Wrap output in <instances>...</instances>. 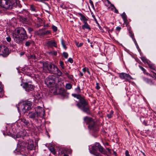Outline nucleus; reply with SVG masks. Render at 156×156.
Listing matches in <instances>:
<instances>
[{
	"mask_svg": "<svg viewBox=\"0 0 156 156\" xmlns=\"http://www.w3.org/2000/svg\"><path fill=\"white\" fill-rule=\"evenodd\" d=\"M20 120H21V122L24 123L23 125H24L26 126H28L29 125V122L28 120H26V119L23 118H21Z\"/></svg>",
	"mask_w": 156,
	"mask_h": 156,
	"instance_id": "18",
	"label": "nucleus"
},
{
	"mask_svg": "<svg viewBox=\"0 0 156 156\" xmlns=\"http://www.w3.org/2000/svg\"><path fill=\"white\" fill-rule=\"evenodd\" d=\"M21 85L25 89V90L28 92L33 90L34 88V87L33 85L28 83L21 84Z\"/></svg>",
	"mask_w": 156,
	"mask_h": 156,
	"instance_id": "9",
	"label": "nucleus"
},
{
	"mask_svg": "<svg viewBox=\"0 0 156 156\" xmlns=\"http://www.w3.org/2000/svg\"><path fill=\"white\" fill-rule=\"evenodd\" d=\"M63 55L64 57L66 58H67L68 56V54L66 52H63Z\"/></svg>",
	"mask_w": 156,
	"mask_h": 156,
	"instance_id": "38",
	"label": "nucleus"
},
{
	"mask_svg": "<svg viewBox=\"0 0 156 156\" xmlns=\"http://www.w3.org/2000/svg\"><path fill=\"white\" fill-rule=\"evenodd\" d=\"M143 124H144L145 126L147 125V122L146 121H145V120H144L143 122Z\"/></svg>",
	"mask_w": 156,
	"mask_h": 156,
	"instance_id": "56",
	"label": "nucleus"
},
{
	"mask_svg": "<svg viewBox=\"0 0 156 156\" xmlns=\"http://www.w3.org/2000/svg\"><path fill=\"white\" fill-rule=\"evenodd\" d=\"M152 73L154 74V76H152V77L153 78H154L155 79V80L156 81V78L155 76V75L156 76V73H154V72L152 71ZM147 75H149V76H151L152 77V76L151 74L149 73H147Z\"/></svg>",
	"mask_w": 156,
	"mask_h": 156,
	"instance_id": "39",
	"label": "nucleus"
},
{
	"mask_svg": "<svg viewBox=\"0 0 156 156\" xmlns=\"http://www.w3.org/2000/svg\"><path fill=\"white\" fill-rule=\"evenodd\" d=\"M52 54L53 55H57V52L56 51H54L51 52Z\"/></svg>",
	"mask_w": 156,
	"mask_h": 156,
	"instance_id": "54",
	"label": "nucleus"
},
{
	"mask_svg": "<svg viewBox=\"0 0 156 156\" xmlns=\"http://www.w3.org/2000/svg\"><path fill=\"white\" fill-rule=\"evenodd\" d=\"M63 73H65V75L68 76L69 75V73L67 72H64Z\"/></svg>",
	"mask_w": 156,
	"mask_h": 156,
	"instance_id": "57",
	"label": "nucleus"
},
{
	"mask_svg": "<svg viewBox=\"0 0 156 156\" xmlns=\"http://www.w3.org/2000/svg\"><path fill=\"white\" fill-rule=\"evenodd\" d=\"M121 29V27H116V30L119 31H120Z\"/></svg>",
	"mask_w": 156,
	"mask_h": 156,
	"instance_id": "50",
	"label": "nucleus"
},
{
	"mask_svg": "<svg viewBox=\"0 0 156 156\" xmlns=\"http://www.w3.org/2000/svg\"><path fill=\"white\" fill-rule=\"evenodd\" d=\"M66 88L68 90L71 89L72 87V85L70 83H67L66 84Z\"/></svg>",
	"mask_w": 156,
	"mask_h": 156,
	"instance_id": "29",
	"label": "nucleus"
},
{
	"mask_svg": "<svg viewBox=\"0 0 156 156\" xmlns=\"http://www.w3.org/2000/svg\"><path fill=\"white\" fill-rule=\"evenodd\" d=\"M25 107H31L32 105V102L29 101H24Z\"/></svg>",
	"mask_w": 156,
	"mask_h": 156,
	"instance_id": "16",
	"label": "nucleus"
},
{
	"mask_svg": "<svg viewBox=\"0 0 156 156\" xmlns=\"http://www.w3.org/2000/svg\"><path fill=\"white\" fill-rule=\"evenodd\" d=\"M60 7L62 8V9H65L66 8L65 6L64 5V4L62 3L61 5H60Z\"/></svg>",
	"mask_w": 156,
	"mask_h": 156,
	"instance_id": "51",
	"label": "nucleus"
},
{
	"mask_svg": "<svg viewBox=\"0 0 156 156\" xmlns=\"http://www.w3.org/2000/svg\"><path fill=\"white\" fill-rule=\"evenodd\" d=\"M68 61L70 62V63H72L73 62V60L71 58H69L68 60Z\"/></svg>",
	"mask_w": 156,
	"mask_h": 156,
	"instance_id": "48",
	"label": "nucleus"
},
{
	"mask_svg": "<svg viewBox=\"0 0 156 156\" xmlns=\"http://www.w3.org/2000/svg\"><path fill=\"white\" fill-rule=\"evenodd\" d=\"M88 102L84 98L82 97L80 100L79 102L77 103V106L79 107H84L87 106L88 105Z\"/></svg>",
	"mask_w": 156,
	"mask_h": 156,
	"instance_id": "11",
	"label": "nucleus"
},
{
	"mask_svg": "<svg viewBox=\"0 0 156 156\" xmlns=\"http://www.w3.org/2000/svg\"><path fill=\"white\" fill-rule=\"evenodd\" d=\"M83 44L82 43H80L77 46L78 47H80L81 46L83 45Z\"/></svg>",
	"mask_w": 156,
	"mask_h": 156,
	"instance_id": "63",
	"label": "nucleus"
},
{
	"mask_svg": "<svg viewBox=\"0 0 156 156\" xmlns=\"http://www.w3.org/2000/svg\"><path fill=\"white\" fill-rule=\"evenodd\" d=\"M87 70V69L86 68H84L82 69V71L83 72H85Z\"/></svg>",
	"mask_w": 156,
	"mask_h": 156,
	"instance_id": "58",
	"label": "nucleus"
},
{
	"mask_svg": "<svg viewBox=\"0 0 156 156\" xmlns=\"http://www.w3.org/2000/svg\"><path fill=\"white\" fill-rule=\"evenodd\" d=\"M92 151H90V152L92 153H97V150L98 149L99 152L103 154L105 153V150L101 145L99 143H96L95 144V146H92Z\"/></svg>",
	"mask_w": 156,
	"mask_h": 156,
	"instance_id": "7",
	"label": "nucleus"
},
{
	"mask_svg": "<svg viewBox=\"0 0 156 156\" xmlns=\"http://www.w3.org/2000/svg\"><path fill=\"white\" fill-rule=\"evenodd\" d=\"M6 40L8 42H10L11 41V39L10 37H6Z\"/></svg>",
	"mask_w": 156,
	"mask_h": 156,
	"instance_id": "47",
	"label": "nucleus"
},
{
	"mask_svg": "<svg viewBox=\"0 0 156 156\" xmlns=\"http://www.w3.org/2000/svg\"><path fill=\"white\" fill-rule=\"evenodd\" d=\"M113 113V111H112V110H111V111L110 112V113L107 115V116L108 117V118H111L112 116Z\"/></svg>",
	"mask_w": 156,
	"mask_h": 156,
	"instance_id": "33",
	"label": "nucleus"
},
{
	"mask_svg": "<svg viewBox=\"0 0 156 156\" xmlns=\"http://www.w3.org/2000/svg\"><path fill=\"white\" fill-rule=\"evenodd\" d=\"M24 101H21L18 104V106L19 107H25Z\"/></svg>",
	"mask_w": 156,
	"mask_h": 156,
	"instance_id": "28",
	"label": "nucleus"
},
{
	"mask_svg": "<svg viewBox=\"0 0 156 156\" xmlns=\"http://www.w3.org/2000/svg\"><path fill=\"white\" fill-rule=\"evenodd\" d=\"M30 58L35 59L36 58L35 55L34 54L30 55Z\"/></svg>",
	"mask_w": 156,
	"mask_h": 156,
	"instance_id": "46",
	"label": "nucleus"
},
{
	"mask_svg": "<svg viewBox=\"0 0 156 156\" xmlns=\"http://www.w3.org/2000/svg\"><path fill=\"white\" fill-rule=\"evenodd\" d=\"M16 2V0H0V6L5 9H11Z\"/></svg>",
	"mask_w": 156,
	"mask_h": 156,
	"instance_id": "4",
	"label": "nucleus"
},
{
	"mask_svg": "<svg viewBox=\"0 0 156 156\" xmlns=\"http://www.w3.org/2000/svg\"><path fill=\"white\" fill-rule=\"evenodd\" d=\"M129 34L130 36L132 37L135 43L136 44V42L135 39L134 38L133 34V33L132 32L130 29H129Z\"/></svg>",
	"mask_w": 156,
	"mask_h": 156,
	"instance_id": "20",
	"label": "nucleus"
},
{
	"mask_svg": "<svg viewBox=\"0 0 156 156\" xmlns=\"http://www.w3.org/2000/svg\"><path fill=\"white\" fill-rule=\"evenodd\" d=\"M72 96L75 98H77L78 99H79V100L82 98L83 97H82L80 94H72Z\"/></svg>",
	"mask_w": 156,
	"mask_h": 156,
	"instance_id": "26",
	"label": "nucleus"
},
{
	"mask_svg": "<svg viewBox=\"0 0 156 156\" xmlns=\"http://www.w3.org/2000/svg\"><path fill=\"white\" fill-rule=\"evenodd\" d=\"M12 37L14 41L18 43H21L28 38L26 31L21 27L19 28L16 32L13 34Z\"/></svg>",
	"mask_w": 156,
	"mask_h": 156,
	"instance_id": "1",
	"label": "nucleus"
},
{
	"mask_svg": "<svg viewBox=\"0 0 156 156\" xmlns=\"http://www.w3.org/2000/svg\"><path fill=\"white\" fill-rule=\"evenodd\" d=\"M75 90L78 93H80V87L79 86H78L77 88L75 89Z\"/></svg>",
	"mask_w": 156,
	"mask_h": 156,
	"instance_id": "45",
	"label": "nucleus"
},
{
	"mask_svg": "<svg viewBox=\"0 0 156 156\" xmlns=\"http://www.w3.org/2000/svg\"><path fill=\"white\" fill-rule=\"evenodd\" d=\"M59 93L64 98L68 97L69 94V93L67 92L66 90L63 89H61L59 90Z\"/></svg>",
	"mask_w": 156,
	"mask_h": 156,
	"instance_id": "12",
	"label": "nucleus"
},
{
	"mask_svg": "<svg viewBox=\"0 0 156 156\" xmlns=\"http://www.w3.org/2000/svg\"><path fill=\"white\" fill-rule=\"evenodd\" d=\"M3 46L0 45V52H2Z\"/></svg>",
	"mask_w": 156,
	"mask_h": 156,
	"instance_id": "61",
	"label": "nucleus"
},
{
	"mask_svg": "<svg viewBox=\"0 0 156 156\" xmlns=\"http://www.w3.org/2000/svg\"><path fill=\"white\" fill-rule=\"evenodd\" d=\"M59 64L60 65V66L62 68V69H64L65 68H64V64L63 62L60 60V62H59Z\"/></svg>",
	"mask_w": 156,
	"mask_h": 156,
	"instance_id": "34",
	"label": "nucleus"
},
{
	"mask_svg": "<svg viewBox=\"0 0 156 156\" xmlns=\"http://www.w3.org/2000/svg\"><path fill=\"white\" fill-rule=\"evenodd\" d=\"M27 30L28 31V32L29 33H30V32L32 31L33 30V29L30 27H27Z\"/></svg>",
	"mask_w": 156,
	"mask_h": 156,
	"instance_id": "44",
	"label": "nucleus"
},
{
	"mask_svg": "<svg viewBox=\"0 0 156 156\" xmlns=\"http://www.w3.org/2000/svg\"><path fill=\"white\" fill-rule=\"evenodd\" d=\"M80 16V20H81L83 21V23L87 22L86 21L87 20L86 17L83 15L82 14L80 13L79 14Z\"/></svg>",
	"mask_w": 156,
	"mask_h": 156,
	"instance_id": "23",
	"label": "nucleus"
},
{
	"mask_svg": "<svg viewBox=\"0 0 156 156\" xmlns=\"http://www.w3.org/2000/svg\"><path fill=\"white\" fill-rule=\"evenodd\" d=\"M81 110L83 112L86 113L87 114L90 113L89 108H80Z\"/></svg>",
	"mask_w": 156,
	"mask_h": 156,
	"instance_id": "24",
	"label": "nucleus"
},
{
	"mask_svg": "<svg viewBox=\"0 0 156 156\" xmlns=\"http://www.w3.org/2000/svg\"><path fill=\"white\" fill-rule=\"evenodd\" d=\"M47 44L50 47H56V43L54 40H51L48 41Z\"/></svg>",
	"mask_w": 156,
	"mask_h": 156,
	"instance_id": "14",
	"label": "nucleus"
},
{
	"mask_svg": "<svg viewBox=\"0 0 156 156\" xmlns=\"http://www.w3.org/2000/svg\"><path fill=\"white\" fill-rule=\"evenodd\" d=\"M110 6L112 7V9H113L115 8V7L114 5L112 4H111Z\"/></svg>",
	"mask_w": 156,
	"mask_h": 156,
	"instance_id": "55",
	"label": "nucleus"
},
{
	"mask_svg": "<svg viewBox=\"0 0 156 156\" xmlns=\"http://www.w3.org/2000/svg\"><path fill=\"white\" fill-rule=\"evenodd\" d=\"M43 67L44 69H47L50 73L57 74L59 76H62V72L53 64L51 63L48 64L46 62L43 63Z\"/></svg>",
	"mask_w": 156,
	"mask_h": 156,
	"instance_id": "2",
	"label": "nucleus"
},
{
	"mask_svg": "<svg viewBox=\"0 0 156 156\" xmlns=\"http://www.w3.org/2000/svg\"><path fill=\"white\" fill-rule=\"evenodd\" d=\"M51 34V31L49 30H48L46 31H44L43 36L48 35Z\"/></svg>",
	"mask_w": 156,
	"mask_h": 156,
	"instance_id": "32",
	"label": "nucleus"
},
{
	"mask_svg": "<svg viewBox=\"0 0 156 156\" xmlns=\"http://www.w3.org/2000/svg\"><path fill=\"white\" fill-rule=\"evenodd\" d=\"M113 31V29H112L111 30H110V29H109L108 30V33L109 34L110 33V32H112V31Z\"/></svg>",
	"mask_w": 156,
	"mask_h": 156,
	"instance_id": "64",
	"label": "nucleus"
},
{
	"mask_svg": "<svg viewBox=\"0 0 156 156\" xmlns=\"http://www.w3.org/2000/svg\"><path fill=\"white\" fill-rule=\"evenodd\" d=\"M44 27H49V25L47 23L46 24L44 25Z\"/></svg>",
	"mask_w": 156,
	"mask_h": 156,
	"instance_id": "62",
	"label": "nucleus"
},
{
	"mask_svg": "<svg viewBox=\"0 0 156 156\" xmlns=\"http://www.w3.org/2000/svg\"><path fill=\"white\" fill-rule=\"evenodd\" d=\"M50 150L54 154H55L56 153L55 151V149L53 147H51L49 148Z\"/></svg>",
	"mask_w": 156,
	"mask_h": 156,
	"instance_id": "35",
	"label": "nucleus"
},
{
	"mask_svg": "<svg viewBox=\"0 0 156 156\" xmlns=\"http://www.w3.org/2000/svg\"><path fill=\"white\" fill-rule=\"evenodd\" d=\"M84 23V25H83L82 26V28L83 29H87L89 30H90V27L89 25L88 24L87 22H85Z\"/></svg>",
	"mask_w": 156,
	"mask_h": 156,
	"instance_id": "19",
	"label": "nucleus"
},
{
	"mask_svg": "<svg viewBox=\"0 0 156 156\" xmlns=\"http://www.w3.org/2000/svg\"><path fill=\"white\" fill-rule=\"evenodd\" d=\"M52 29H53V31L55 32H56L57 30V27H56V26H55L54 25H52Z\"/></svg>",
	"mask_w": 156,
	"mask_h": 156,
	"instance_id": "37",
	"label": "nucleus"
},
{
	"mask_svg": "<svg viewBox=\"0 0 156 156\" xmlns=\"http://www.w3.org/2000/svg\"><path fill=\"white\" fill-rule=\"evenodd\" d=\"M30 44V42L29 41H27L25 43V46L27 47H29Z\"/></svg>",
	"mask_w": 156,
	"mask_h": 156,
	"instance_id": "42",
	"label": "nucleus"
},
{
	"mask_svg": "<svg viewBox=\"0 0 156 156\" xmlns=\"http://www.w3.org/2000/svg\"><path fill=\"white\" fill-rule=\"evenodd\" d=\"M61 43L62 45L63 48L64 49H66V46L65 43V42H64V40L62 39H61Z\"/></svg>",
	"mask_w": 156,
	"mask_h": 156,
	"instance_id": "31",
	"label": "nucleus"
},
{
	"mask_svg": "<svg viewBox=\"0 0 156 156\" xmlns=\"http://www.w3.org/2000/svg\"><path fill=\"white\" fill-rule=\"evenodd\" d=\"M115 9V12L116 13H118L119 12L118 10L115 8L114 9Z\"/></svg>",
	"mask_w": 156,
	"mask_h": 156,
	"instance_id": "59",
	"label": "nucleus"
},
{
	"mask_svg": "<svg viewBox=\"0 0 156 156\" xmlns=\"http://www.w3.org/2000/svg\"><path fill=\"white\" fill-rule=\"evenodd\" d=\"M45 83L48 87H51L55 83V77L52 76H48L45 80Z\"/></svg>",
	"mask_w": 156,
	"mask_h": 156,
	"instance_id": "8",
	"label": "nucleus"
},
{
	"mask_svg": "<svg viewBox=\"0 0 156 156\" xmlns=\"http://www.w3.org/2000/svg\"><path fill=\"white\" fill-rule=\"evenodd\" d=\"M84 122L87 125H88V128L92 132L98 131L99 129L98 126L96 124L91 118L87 116L83 118Z\"/></svg>",
	"mask_w": 156,
	"mask_h": 156,
	"instance_id": "3",
	"label": "nucleus"
},
{
	"mask_svg": "<svg viewBox=\"0 0 156 156\" xmlns=\"http://www.w3.org/2000/svg\"><path fill=\"white\" fill-rule=\"evenodd\" d=\"M147 64L149 68L153 70H155L156 69L155 66H154V64H152L150 61Z\"/></svg>",
	"mask_w": 156,
	"mask_h": 156,
	"instance_id": "22",
	"label": "nucleus"
},
{
	"mask_svg": "<svg viewBox=\"0 0 156 156\" xmlns=\"http://www.w3.org/2000/svg\"><path fill=\"white\" fill-rule=\"evenodd\" d=\"M3 134L4 136L7 135L10 136L14 138H19L21 137H23L26 135L25 131H20L16 135H14L9 132L7 130H6V133L5 132H3Z\"/></svg>",
	"mask_w": 156,
	"mask_h": 156,
	"instance_id": "6",
	"label": "nucleus"
},
{
	"mask_svg": "<svg viewBox=\"0 0 156 156\" xmlns=\"http://www.w3.org/2000/svg\"><path fill=\"white\" fill-rule=\"evenodd\" d=\"M89 3H90V5H91V7L93 9H94V5L93 4V2L92 1V0H89Z\"/></svg>",
	"mask_w": 156,
	"mask_h": 156,
	"instance_id": "40",
	"label": "nucleus"
},
{
	"mask_svg": "<svg viewBox=\"0 0 156 156\" xmlns=\"http://www.w3.org/2000/svg\"><path fill=\"white\" fill-rule=\"evenodd\" d=\"M44 31L42 29H40L36 31V34L40 36H43Z\"/></svg>",
	"mask_w": 156,
	"mask_h": 156,
	"instance_id": "21",
	"label": "nucleus"
},
{
	"mask_svg": "<svg viewBox=\"0 0 156 156\" xmlns=\"http://www.w3.org/2000/svg\"><path fill=\"white\" fill-rule=\"evenodd\" d=\"M139 67L141 69V70L143 71L144 73V74H145L146 70L145 69L140 66H139Z\"/></svg>",
	"mask_w": 156,
	"mask_h": 156,
	"instance_id": "43",
	"label": "nucleus"
},
{
	"mask_svg": "<svg viewBox=\"0 0 156 156\" xmlns=\"http://www.w3.org/2000/svg\"><path fill=\"white\" fill-rule=\"evenodd\" d=\"M30 9L32 11L36 12L38 10L35 8V7L33 5H31L30 6Z\"/></svg>",
	"mask_w": 156,
	"mask_h": 156,
	"instance_id": "30",
	"label": "nucleus"
},
{
	"mask_svg": "<svg viewBox=\"0 0 156 156\" xmlns=\"http://www.w3.org/2000/svg\"><path fill=\"white\" fill-rule=\"evenodd\" d=\"M41 108H37V111L35 109V112L30 111L28 115L29 117L32 119H35L36 118L39 117H43L44 115V111Z\"/></svg>",
	"mask_w": 156,
	"mask_h": 156,
	"instance_id": "5",
	"label": "nucleus"
},
{
	"mask_svg": "<svg viewBox=\"0 0 156 156\" xmlns=\"http://www.w3.org/2000/svg\"><path fill=\"white\" fill-rule=\"evenodd\" d=\"M119 76L120 79L124 80L126 81H128L132 79L129 74L123 73H119Z\"/></svg>",
	"mask_w": 156,
	"mask_h": 156,
	"instance_id": "10",
	"label": "nucleus"
},
{
	"mask_svg": "<svg viewBox=\"0 0 156 156\" xmlns=\"http://www.w3.org/2000/svg\"><path fill=\"white\" fill-rule=\"evenodd\" d=\"M93 154L96 156H101V154L97 153H94Z\"/></svg>",
	"mask_w": 156,
	"mask_h": 156,
	"instance_id": "53",
	"label": "nucleus"
},
{
	"mask_svg": "<svg viewBox=\"0 0 156 156\" xmlns=\"http://www.w3.org/2000/svg\"><path fill=\"white\" fill-rule=\"evenodd\" d=\"M67 77L70 80H73V76L72 75H69Z\"/></svg>",
	"mask_w": 156,
	"mask_h": 156,
	"instance_id": "41",
	"label": "nucleus"
},
{
	"mask_svg": "<svg viewBox=\"0 0 156 156\" xmlns=\"http://www.w3.org/2000/svg\"><path fill=\"white\" fill-rule=\"evenodd\" d=\"M0 94H3V88L1 83L0 82Z\"/></svg>",
	"mask_w": 156,
	"mask_h": 156,
	"instance_id": "36",
	"label": "nucleus"
},
{
	"mask_svg": "<svg viewBox=\"0 0 156 156\" xmlns=\"http://www.w3.org/2000/svg\"><path fill=\"white\" fill-rule=\"evenodd\" d=\"M125 155L126 156H130L129 154V152L128 150H126L125 151Z\"/></svg>",
	"mask_w": 156,
	"mask_h": 156,
	"instance_id": "49",
	"label": "nucleus"
},
{
	"mask_svg": "<svg viewBox=\"0 0 156 156\" xmlns=\"http://www.w3.org/2000/svg\"><path fill=\"white\" fill-rule=\"evenodd\" d=\"M96 88L97 90H98L100 88V87H99V86L98 85H97V86H96Z\"/></svg>",
	"mask_w": 156,
	"mask_h": 156,
	"instance_id": "60",
	"label": "nucleus"
},
{
	"mask_svg": "<svg viewBox=\"0 0 156 156\" xmlns=\"http://www.w3.org/2000/svg\"><path fill=\"white\" fill-rule=\"evenodd\" d=\"M142 79L143 80L147 83L151 85L154 84V82L151 79L144 77H142Z\"/></svg>",
	"mask_w": 156,
	"mask_h": 156,
	"instance_id": "13",
	"label": "nucleus"
},
{
	"mask_svg": "<svg viewBox=\"0 0 156 156\" xmlns=\"http://www.w3.org/2000/svg\"><path fill=\"white\" fill-rule=\"evenodd\" d=\"M141 59L143 62H144L145 63H147V64L148 63L150 62V61L144 57H141Z\"/></svg>",
	"mask_w": 156,
	"mask_h": 156,
	"instance_id": "25",
	"label": "nucleus"
},
{
	"mask_svg": "<svg viewBox=\"0 0 156 156\" xmlns=\"http://www.w3.org/2000/svg\"><path fill=\"white\" fill-rule=\"evenodd\" d=\"M2 52L3 55H8L9 54V50L7 47L3 46Z\"/></svg>",
	"mask_w": 156,
	"mask_h": 156,
	"instance_id": "15",
	"label": "nucleus"
},
{
	"mask_svg": "<svg viewBox=\"0 0 156 156\" xmlns=\"http://www.w3.org/2000/svg\"><path fill=\"white\" fill-rule=\"evenodd\" d=\"M121 16L124 22L127 21V18L125 13L124 12L122 15Z\"/></svg>",
	"mask_w": 156,
	"mask_h": 156,
	"instance_id": "27",
	"label": "nucleus"
},
{
	"mask_svg": "<svg viewBox=\"0 0 156 156\" xmlns=\"http://www.w3.org/2000/svg\"><path fill=\"white\" fill-rule=\"evenodd\" d=\"M34 147L33 142L32 141H30L28 143L27 146V149L28 150L31 151L32 150Z\"/></svg>",
	"mask_w": 156,
	"mask_h": 156,
	"instance_id": "17",
	"label": "nucleus"
},
{
	"mask_svg": "<svg viewBox=\"0 0 156 156\" xmlns=\"http://www.w3.org/2000/svg\"><path fill=\"white\" fill-rule=\"evenodd\" d=\"M41 26H42L41 24L40 23H37L36 24V27L37 28H38L40 27Z\"/></svg>",
	"mask_w": 156,
	"mask_h": 156,
	"instance_id": "52",
	"label": "nucleus"
}]
</instances>
